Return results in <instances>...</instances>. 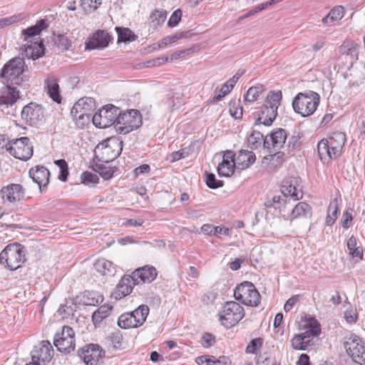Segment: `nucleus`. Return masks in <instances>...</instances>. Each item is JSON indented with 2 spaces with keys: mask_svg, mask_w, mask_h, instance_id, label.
<instances>
[{
  "mask_svg": "<svg viewBox=\"0 0 365 365\" xmlns=\"http://www.w3.org/2000/svg\"><path fill=\"white\" fill-rule=\"evenodd\" d=\"M48 27L46 20L41 19L36 22L34 26H30L22 31V35L24 36L26 43L21 48V54L27 58L33 60L38 59L44 53V47L41 41L32 39L37 35H39L42 30Z\"/></svg>",
  "mask_w": 365,
  "mask_h": 365,
  "instance_id": "f257e3e1",
  "label": "nucleus"
},
{
  "mask_svg": "<svg viewBox=\"0 0 365 365\" xmlns=\"http://www.w3.org/2000/svg\"><path fill=\"white\" fill-rule=\"evenodd\" d=\"M304 331L295 334L292 339V346L296 350H306L312 344L313 337L317 336L321 332L320 325L314 317L305 318L300 325Z\"/></svg>",
  "mask_w": 365,
  "mask_h": 365,
  "instance_id": "f03ea898",
  "label": "nucleus"
},
{
  "mask_svg": "<svg viewBox=\"0 0 365 365\" xmlns=\"http://www.w3.org/2000/svg\"><path fill=\"white\" fill-rule=\"evenodd\" d=\"M26 68L23 58L14 57L9 61L1 71V78L4 84L19 86L24 81L23 73Z\"/></svg>",
  "mask_w": 365,
  "mask_h": 365,
  "instance_id": "7ed1b4c3",
  "label": "nucleus"
},
{
  "mask_svg": "<svg viewBox=\"0 0 365 365\" xmlns=\"http://www.w3.org/2000/svg\"><path fill=\"white\" fill-rule=\"evenodd\" d=\"M26 248L20 244L9 245L0 253V263L11 270H16L26 262Z\"/></svg>",
  "mask_w": 365,
  "mask_h": 365,
  "instance_id": "20e7f679",
  "label": "nucleus"
},
{
  "mask_svg": "<svg viewBox=\"0 0 365 365\" xmlns=\"http://www.w3.org/2000/svg\"><path fill=\"white\" fill-rule=\"evenodd\" d=\"M319 99V95L314 91L299 93L292 101V107L302 116H309L317 110Z\"/></svg>",
  "mask_w": 365,
  "mask_h": 365,
  "instance_id": "39448f33",
  "label": "nucleus"
},
{
  "mask_svg": "<svg viewBox=\"0 0 365 365\" xmlns=\"http://www.w3.org/2000/svg\"><path fill=\"white\" fill-rule=\"evenodd\" d=\"M221 324L226 329L236 325L245 316L243 307L234 301L227 302L218 314Z\"/></svg>",
  "mask_w": 365,
  "mask_h": 365,
  "instance_id": "423d86ee",
  "label": "nucleus"
},
{
  "mask_svg": "<svg viewBox=\"0 0 365 365\" xmlns=\"http://www.w3.org/2000/svg\"><path fill=\"white\" fill-rule=\"evenodd\" d=\"M123 150V141L115 137L107 138L99 143L96 148V152L101 155V160L108 163L121 153Z\"/></svg>",
  "mask_w": 365,
  "mask_h": 365,
  "instance_id": "0eeeda50",
  "label": "nucleus"
},
{
  "mask_svg": "<svg viewBox=\"0 0 365 365\" xmlns=\"http://www.w3.org/2000/svg\"><path fill=\"white\" fill-rule=\"evenodd\" d=\"M236 300L242 304L257 307L260 302V294L252 282H244L238 285L234 292Z\"/></svg>",
  "mask_w": 365,
  "mask_h": 365,
  "instance_id": "6e6552de",
  "label": "nucleus"
},
{
  "mask_svg": "<svg viewBox=\"0 0 365 365\" xmlns=\"http://www.w3.org/2000/svg\"><path fill=\"white\" fill-rule=\"evenodd\" d=\"M141 125V115L137 110H131L129 112L122 113L118 115L115 128L123 133H128L137 129Z\"/></svg>",
  "mask_w": 365,
  "mask_h": 365,
  "instance_id": "1a4fd4ad",
  "label": "nucleus"
},
{
  "mask_svg": "<svg viewBox=\"0 0 365 365\" xmlns=\"http://www.w3.org/2000/svg\"><path fill=\"white\" fill-rule=\"evenodd\" d=\"M119 108L111 104L106 105L93 115V123L99 128H108L115 125Z\"/></svg>",
  "mask_w": 365,
  "mask_h": 365,
  "instance_id": "9d476101",
  "label": "nucleus"
},
{
  "mask_svg": "<svg viewBox=\"0 0 365 365\" xmlns=\"http://www.w3.org/2000/svg\"><path fill=\"white\" fill-rule=\"evenodd\" d=\"M7 151L16 159L26 161L33 155V145L29 138L22 137L11 140Z\"/></svg>",
  "mask_w": 365,
  "mask_h": 365,
  "instance_id": "9b49d317",
  "label": "nucleus"
},
{
  "mask_svg": "<svg viewBox=\"0 0 365 365\" xmlns=\"http://www.w3.org/2000/svg\"><path fill=\"white\" fill-rule=\"evenodd\" d=\"M344 347L353 361L365 365V344L358 336L351 334L344 343Z\"/></svg>",
  "mask_w": 365,
  "mask_h": 365,
  "instance_id": "f8f14e48",
  "label": "nucleus"
},
{
  "mask_svg": "<svg viewBox=\"0 0 365 365\" xmlns=\"http://www.w3.org/2000/svg\"><path fill=\"white\" fill-rule=\"evenodd\" d=\"M75 333L72 328L63 326L61 332H57L54 336L53 344L58 351L70 353L75 349Z\"/></svg>",
  "mask_w": 365,
  "mask_h": 365,
  "instance_id": "ddd939ff",
  "label": "nucleus"
},
{
  "mask_svg": "<svg viewBox=\"0 0 365 365\" xmlns=\"http://www.w3.org/2000/svg\"><path fill=\"white\" fill-rule=\"evenodd\" d=\"M21 115L22 120L30 125L40 123L43 118L42 107L34 103L24 106Z\"/></svg>",
  "mask_w": 365,
  "mask_h": 365,
  "instance_id": "4468645a",
  "label": "nucleus"
},
{
  "mask_svg": "<svg viewBox=\"0 0 365 365\" xmlns=\"http://www.w3.org/2000/svg\"><path fill=\"white\" fill-rule=\"evenodd\" d=\"M299 178L295 177H288L283 180L281 185V192L284 196H290L294 200L301 199L303 196V192Z\"/></svg>",
  "mask_w": 365,
  "mask_h": 365,
  "instance_id": "2eb2a0df",
  "label": "nucleus"
},
{
  "mask_svg": "<svg viewBox=\"0 0 365 365\" xmlns=\"http://www.w3.org/2000/svg\"><path fill=\"white\" fill-rule=\"evenodd\" d=\"M111 41L110 35L104 30H97L91 35L85 43L86 50L103 49Z\"/></svg>",
  "mask_w": 365,
  "mask_h": 365,
  "instance_id": "dca6fc26",
  "label": "nucleus"
},
{
  "mask_svg": "<svg viewBox=\"0 0 365 365\" xmlns=\"http://www.w3.org/2000/svg\"><path fill=\"white\" fill-rule=\"evenodd\" d=\"M78 354L86 365H97L102 357V350L98 345L91 344L80 349Z\"/></svg>",
  "mask_w": 365,
  "mask_h": 365,
  "instance_id": "f3484780",
  "label": "nucleus"
},
{
  "mask_svg": "<svg viewBox=\"0 0 365 365\" xmlns=\"http://www.w3.org/2000/svg\"><path fill=\"white\" fill-rule=\"evenodd\" d=\"M287 138L286 130L279 128L265 137L264 139V146L269 150L273 149V151H275L283 147Z\"/></svg>",
  "mask_w": 365,
  "mask_h": 365,
  "instance_id": "a211bd4d",
  "label": "nucleus"
},
{
  "mask_svg": "<svg viewBox=\"0 0 365 365\" xmlns=\"http://www.w3.org/2000/svg\"><path fill=\"white\" fill-rule=\"evenodd\" d=\"M158 272L155 267L150 265H145L142 267L136 269L132 273L135 283H150L155 280L157 277Z\"/></svg>",
  "mask_w": 365,
  "mask_h": 365,
  "instance_id": "6ab92c4d",
  "label": "nucleus"
},
{
  "mask_svg": "<svg viewBox=\"0 0 365 365\" xmlns=\"http://www.w3.org/2000/svg\"><path fill=\"white\" fill-rule=\"evenodd\" d=\"M135 285H137L132 275L123 276L115 290L112 293V296L115 299H120L128 295L133 290Z\"/></svg>",
  "mask_w": 365,
  "mask_h": 365,
  "instance_id": "aec40b11",
  "label": "nucleus"
},
{
  "mask_svg": "<svg viewBox=\"0 0 365 365\" xmlns=\"http://www.w3.org/2000/svg\"><path fill=\"white\" fill-rule=\"evenodd\" d=\"M235 157V153L231 150L224 153L222 161L217 166V173L220 177H230L234 173L236 168Z\"/></svg>",
  "mask_w": 365,
  "mask_h": 365,
  "instance_id": "412c9836",
  "label": "nucleus"
},
{
  "mask_svg": "<svg viewBox=\"0 0 365 365\" xmlns=\"http://www.w3.org/2000/svg\"><path fill=\"white\" fill-rule=\"evenodd\" d=\"M29 176L39 186L41 190L42 187H46L49 182L50 173L44 166L37 165L29 170Z\"/></svg>",
  "mask_w": 365,
  "mask_h": 365,
  "instance_id": "4be33fe9",
  "label": "nucleus"
},
{
  "mask_svg": "<svg viewBox=\"0 0 365 365\" xmlns=\"http://www.w3.org/2000/svg\"><path fill=\"white\" fill-rule=\"evenodd\" d=\"M53 349L48 341H42L40 346L34 351L32 361L34 362L50 361L53 357Z\"/></svg>",
  "mask_w": 365,
  "mask_h": 365,
  "instance_id": "5701e85b",
  "label": "nucleus"
},
{
  "mask_svg": "<svg viewBox=\"0 0 365 365\" xmlns=\"http://www.w3.org/2000/svg\"><path fill=\"white\" fill-rule=\"evenodd\" d=\"M2 198L9 202L20 200L24 195L23 187L19 184H11L1 190Z\"/></svg>",
  "mask_w": 365,
  "mask_h": 365,
  "instance_id": "b1692460",
  "label": "nucleus"
},
{
  "mask_svg": "<svg viewBox=\"0 0 365 365\" xmlns=\"http://www.w3.org/2000/svg\"><path fill=\"white\" fill-rule=\"evenodd\" d=\"M18 97L19 91L14 86L6 84L0 88V106H11Z\"/></svg>",
  "mask_w": 365,
  "mask_h": 365,
  "instance_id": "393cba45",
  "label": "nucleus"
},
{
  "mask_svg": "<svg viewBox=\"0 0 365 365\" xmlns=\"http://www.w3.org/2000/svg\"><path fill=\"white\" fill-rule=\"evenodd\" d=\"M277 115V111L270 107H268L267 105H264L261 108L255 124L256 125L262 124L269 126L272 125Z\"/></svg>",
  "mask_w": 365,
  "mask_h": 365,
  "instance_id": "a878e982",
  "label": "nucleus"
},
{
  "mask_svg": "<svg viewBox=\"0 0 365 365\" xmlns=\"http://www.w3.org/2000/svg\"><path fill=\"white\" fill-rule=\"evenodd\" d=\"M45 89L50 98L57 103L61 102L60 88L58 80L54 76H50L45 80Z\"/></svg>",
  "mask_w": 365,
  "mask_h": 365,
  "instance_id": "bb28decb",
  "label": "nucleus"
},
{
  "mask_svg": "<svg viewBox=\"0 0 365 365\" xmlns=\"http://www.w3.org/2000/svg\"><path fill=\"white\" fill-rule=\"evenodd\" d=\"M329 142L321 140L318 143V153L322 160L328 162L331 159H335L340 155L339 153H334V146L329 145Z\"/></svg>",
  "mask_w": 365,
  "mask_h": 365,
  "instance_id": "cd10ccee",
  "label": "nucleus"
},
{
  "mask_svg": "<svg viewBox=\"0 0 365 365\" xmlns=\"http://www.w3.org/2000/svg\"><path fill=\"white\" fill-rule=\"evenodd\" d=\"M255 155L252 151L241 150L235 158L236 168L243 170L250 167L255 161Z\"/></svg>",
  "mask_w": 365,
  "mask_h": 365,
  "instance_id": "c85d7f7f",
  "label": "nucleus"
},
{
  "mask_svg": "<svg viewBox=\"0 0 365 365\" xmlns=\"http://www.w3.org/2000/svg\"><path fill=\"white\" fill-rule=\"evenodd\" d=\"M329 142V145L334 146V153L341 154L346 141V135L342 132H334L328 138L322 139Z\"/></svg>",
  "mask_w": 365,
  "mask_h": 365,
  "instance_id": "c756f323",
  "label": "nucleus"
},
{
  "mask_svg": "<svg viewBox=\"0 0 365 365\" xmlns=\"http://www.w3.org/2000/svg\"><path fill=\"white\" fill-rule=\"evenodd\" d=\"M96 272L103 275L113 276L115 274V266L113 263L104 258L98 259L93 265Z\"/></svg>",
  "mask_w": 365,
  "mask_h": 365,
  "instance_id": "7c9ffc66",
  "label": "nucleus"
},
{
  "mask_svg": "<svg viewBox=\"0 0 365 365\" xmlns=\"http://www.w3.org/2000/svg\"><path fill=\"white\" fill-rule=\"evenodd\" d=\"M311 207L306 202H298L292 209L289 219L292 220L298 217H307L308 216H311Z\"/></svg>",
  "mask_w": 365,
  "mask_h": 365,
  "instance_id": "2f4dec72",
  "label": "nucleus"
},
{
  "mask_svg": "<svg viewBox=\"0 0 365 365\" xmlns=\"http://www.w3.org/2000/svg\"><path fill=\"white\" fill-rule=\"evenodd\" d=\"M149 307L145 304L140 305L134 311L130 312V314L132 315V318L135 319L134 322L138 324H136V328L144 324L149 314Z\"/></svg>",
  "mask_w": 365,
  "mask_h": 365,
  "instance_id": "473e14b6",
  "label": "nucleus"
},
{
  "mask_svg": "<svg viewBox=\"0 0 365 365\" xmlns=\"http://www.w3.org/2000/svg\"><path fill=\"white\" fill-rule=\"evenodd\" d=\"M95 108V100L91 97L79 99L73 106V112H91Z\"/></svg>",
  "mask_w": 365,
  "mask_h": 365,
  "instance_id": "72a5a7b5",
  "label": "nucleus"
},
{
  "mask_svg": "<svg viewBox=\"0 0 365 365\" xmlns=\"http://www.w3.org/2000/svg\"><path fill=\"white\" fill-rule=\"evenodd\" d=\"M344 16V8L342 6H336L333 8L329 13L322 19V23L327 26H333L336 21H339Z\"/></svg>",
  "mask_w": 365,
  "mask_h": 365,
  "instance_id": "f704fd0d",
  "label": "nucleus"
},
{
  "mask_svg": "<svg viewBox=\"0 0 365 365\" xmlns=\"http://www.w3.org/2000/svg\"><path fill=\"white\" fill-rule=\"evenodd\" d=\"M113 307L108 304H105L98 307L92 315V321L94 324L101 323L104 319L107 318L111 311Z\"/></svg>",
  "mask_w": 365,
  "mask_h": 365,
  "instance_id": "c9c22d12",
  "label": "nucleus"
},
{
  "mask_svg": "<svg viewBox=\"0 0 365 365\" xmlns=\"http://www.w3.org/2000/svg\"><path fill=\"white\" fill-rule=\"evenodd\" d=\"M339 210V200L334 198L331 200L328 209L327 215L326 217L325 223L327 226H331L337 219V213Z\"/></svg>",
  "mask_w": 365,
  "mask_h": 365,
  "instance_id": "e433bc0d",
  "label": "nucleus"
},
{
  "mask_svg": "<svg viewBox=\"0 0 365 365\" xmlns=\"http://www.w3.org/2000/svg\"><path fill=\"white\" fill-rule=\"evenodd\" d=\"M339 52L341 55L350 56L351 60L357 59L358 51L356 46L352 43H344L339 48Z\"/></svg>",
  "mask_w": 365,
  "mask_h": 365,
  "instance_id": "4c0bfd02",
  "label": "nucleus"
},
{
  "mask_svg": "<svg viewBox=\"0 0 365 365\" xmlns=\"http://www.w3.org/2000/svg\"><path fill=\"white\" fill-rule=\"evenodd\" d=\"M71 115L73 120L76 121L77 126L80 128H82L86 124H88L91 117V113L89 112H79L78 110V112L76 113L73 112V108H71Z\"/></svg>",
  "mask_w": 365,
  "mask_h": 365,
  "instance_id": "58836bf2",
  "label": "nucleus"
},
{
  "mask_svg": "<svg viewBox=\"0 0 365 365\" xmlns=\"http://www.w3.org/2000/svg\"><path fill=\"white\" fill-rule=\"evenodd\" d=\"M225 360H226L225 356L217 359L213 356L202 355L196 359V363L198 365H216L221 363L226 364L227 362L224 361Z\"/></svg>",
  "mask_w": 365,
  "mask_h": 365,
  "instance_id": "ea45409f",
  "label": "nucleus"
},
{
  "mask_svg": "<svg viewBox=\"0 0 365 365\" xmlns=\"http://www.w3.org/2000/svg\"><path fill=\"white\" fill-rule=\"evenodd\" d=\"M282 98V95L281 91H271L267 96L266 103L264 105H267L268 107L277 111Z\"/></svg>",
  "mask_w": 365,
  "mask_h": 365,
  "instance_id": "a19ab883",
  "label": "nucleus"
},
{
  "mask_svg": "<svg viewBox=\"0 0 365 365\" xmlns=\"http://www.w3.org/2000/svg\"><path fill=\"white\" fill-rule=\"evenodd\" d=\"M134 322L135 319L132 318V315L130 312H125L119 317L118 324L122 329L136 328L137 324Z\"/></svg>",
  "mask_w": 365,
  "mask_h": 365,
  "instance_id": "79ce46f5",
  "label": "nucleus"
},
{
  "mask_svg": "<svg viewBox=\"0 0 365 365\" xmlns=\"http://www.w3.org/2000/svg\"><path fill=\"white\" fill-rule=\"evenodd\" d=\"M118 41L122 42L133 41L135 40V36L128 28L116 27Z\"/></svg>",
  "mask_w": 365,
  "mask_h": 365,
  "instance_id": "37998d69",
  "label": "nucleus"
},
{
  "mask_svg": "<svg viewBox=\"0 0 365 365\" xmlns=\"http://www.w3.org/2000/svg\"><path fill=\"white\" fill-rule=\"evenodd\" d=\"M263 135L259 131L254 130L247 138V143L252 149L259 148L263 140Z\"/></svg>",
  "mask_w": 365,
  "mask_h": 365,
  "instance_id": "c03bdc74",
  "label": "nucleus"
},
{
  "mask_svg": "<svg viewBox=\"0 0 365 365\" xmlns=\"http://www.w3.org/2000/svg\"><path fill=\"white\" fill-rule=\"evenodd\" d=\"M263 90L264 88L262 85L250 87L245 96V101L247 102L255 101Z\"/></svg>",
  "mask_w": 365,
  "mask_h": 365,
  "instance_id": "a18cd8bd",
  "label": "nucleus"
},
{
  "mask_svg": "<svg viewBox=\"0 0 365 365\" xmlns=\"http://www.w3.org/2000/svg\"><path fill=\"white\" fill-rule=\"evenodd\" d=\"M98 176L88 171L83 172L81 175V183L86 185L90 184L96 185L98 183Z\"/></svg>",
  "mask_w": 365,
  "mask_h": 365,
  "instance_id": "49530a36",
  "label": "nucleus"
},
{
  "mask_svg": "<svg viewBox=\"0 0 365 365\" xmlns=\"http://www.w3.org/2000/svg\"><path fill=\"white\" fill-rule=\"evenodd\" d=\"M102 4V0H81V6L86 12L96 10Z\"/></svg>",
  "mask_w": 365,
  "mask_h": 365,
  "instance_id": "de8ad7c7",
  "label": "nucleus"
},
{
  "mask_svg": "<svg viewBox=\"0 0 365 365\" xmlns=\"http://www.w3.org/2000/svg\"><path fill=\"white\" fill-rule=\"evenodd\" d=\"M94 170L105 180H109L113 176L114 170L111 168L106 167L103 165H96Z\"/></svg>",
  "mask_w": 365,
  "mask_h": 365,
  "instance_id": "09e8293b",
  "label": "nucleus"
},
{
  "mask_svg": "<svg viewBox=\"0 0 365 365\" xmlns=\"http://www.w3.org/2000/svg\"><path fill=\"white\" fill-rule=\"evenodd\" d=\"M166 16L167 13L165 11L155 10L152 13L150 16V19L152 22L155 24V25L159 26L165 22Z\"/></svg>",
  "mask_w": 365,
  "mask_h": 365,
  "instance_id": "8fccbe9b",
  "label": "nucleus"
},
{
  "mask_svg": "<svg viewBox=\"0 0 365 365\" xmlns=\"http://www.w3.org/2000/svg\"><path fill=\"white\" fill-rule=\"evenodd\" d=\"M55 164L60 169V175L58 178L63 181L66 182L68 175V165L65 160L61 159L57 160L55 161Z\"/></svg>",
  "mask_w": 365,
  "mask_h": 365,
  "instance_id": "3c124183",
  "label": "nucleus"
},
{
  "mask_svg": "<svg viewBox=\"0 0 365 365\" xmlns=\"http://www.w3.org/2000/svg\"><path fill=\"white\" fill-rule=\"evenodd\" d=\"M205 182L207 185L212 189L220 187L223 185L222 181L217 180L215 175L212 173L206 174Z\"/></svg>",
  "mask_w": 365,
  "mask_h": 365,
  "instance_id": "603ef678",
  "label": "nucleus"
},
{
  "mask_svg": "<svg viewBox=\"0 0 365 365\" xmlns=\"http://www.w3.org/2000/svg\"><path fill=\"white\" fill-rule=\"evenodd\" d=\"M263 344V339L260 337L252 339L246 348V352L249 354H255Z\"/></svg>",
  "mask_w": 365,
  "mask_h": 365,
  "instance_id": "864d4df0",
  "label": "nucleus"
},
{
  "mask_svg": "<svg viewBox=\"0 0 365 365\" xmlns=\"http://www.w3.org/2000/svg\"><path fill=\"white\" fill-rule=\"evenodd\" d=\"M103 301V297L96 293H89L87 300H84L83 303L86 305L96 306Z\"/></svg>",
  "mask_w": 365,
  "mask_h": 365,
  "instance_id": "5fc2aeb1",
  "label": "nucleus"
},
{
  "mask_svg": "<svg viewBox=\"0 0 365 365\" xmlns=\"http://www.w3.org/2000/svg\"><path fill=\"white\" fill-rule=\"evenodd\" d=\"M56 42L58 48L64 50L68 49L72 45L71 40L65 35L58 36Z\"/></svg>",
  "mask_w": 365,
  "mask_h": 365,
  "instance_id": "6e6d98bb",
  "label": "nucleus"
},
{
  "mask_svg": "<svg viewBox=\"0 0 365 365\" xmlns=\"http://www.w3.org/2000/svg\"><path fill=\"white\" fill-rule=\"evenodd\" d=\"M232 88L230 87L227 83H225L220 90L219 94L215 96L212 98V102L215 103L220 101L223 97H225L227 94H228Z\"/></svg>",
  "mask_w": 365,
  "mask_h": 365,
  "instance_id": "4d7b16f0",
  "label": "nucleus"
},
{
  "mask_svg": "<svg viewBox=\"0 0 365 365\" xmlns=\"http://www.w3.org/2000/svg\"><path fill=\"white\" fill-rule=\"evenodd\" d=\"M182 16V11L180 9L175 10L173 14L171 15L168 22V26L169 27L176 26L180 22Z\"/></svg>",
  "mask_w": 365,
  "mask_h": 365,
  "instance_id": "13d9d810",
  "label": "nucleus"
},
{
  "mask_svg": "<svg viewBox=\"0 0 365 365\" xmlns=\"http://www.w3.org/2000/svg\"><path fill=\"white\" fill-rule=\"evenodd\" d=\"M352 220H353L352 210L348 209L344 212V214L342 215V217L341 220V226L344 228L349 227L350 222L352 221Z\"/></svg>",
  "mask_w": 365,
  "mask_h": 365,
  "instance_id": "bf43d9fd",
  "label": "nucleus"
},
{
  "mask_svg": "<svg viewBox=\"0 0 365 365\" xmlns=\"http://www.w3.org/2000/svg\"><path fill=\"white\" fill-rule=\"evenodd\" d=\"M301 138L302 136L299 135V133L296 135H292L288 141L289 148H292V150L299 148L302 143Z\"/></svg>",
  "mask_w": 365,
  "mask_h": 365,
  "instance_id": "052dcab7",
  "label": "nucleus"
},
{
  "mask_svg": "<svg viewBox=\"0 0 365 365\" xmlns=\"http://www.w3.org/2000/svg\"><path fill=\"white\" fill-rule=\"evenodd\" d=\"M215 336L209 333H205L201 340L202 346L205 348L210 347L215 343Z\"/></svg>",
  "mask_w": 365,
  "mask_h": 365,
  "instance_id": "680f3d73",
  "label": "nucleus"
},
{
  "mask_svg": "<svg viewBox=\"0 0 365 365\" xmlns=\"http://www.w3.org/2000/svg\"><path fill=\"white\" fill-rule=\"evenodd\" d=\"M299 295H294L290 297L284 304V310L287 312H289L293 307L299 302Z\"/></svg>",
  "mask_w": 365,
  "mask_h": 365,
  "instance_id": "e2e57ef3",
  "label": "nucleus"
},
{
  "mask_svg": "<svg viewBox=\"0 0 365 365\" xmlns=\"http://www.w3.org/2000/svg\"><path fill=\"white\" fill-rule=\"evenodd\" d=\"M188 155V152L186 151L185 149H182L175 152H173L170 155V161L175 162L177 160H179L182 158H185Z\"/></svg>",
  "mask_w": 365,
  "mask_h": 365,
  "instance_id": "0e129e2a",
  "label": "nucleus"
},
{
  "mask_svg": "<svg viewBox=\"0 0 365 365\" xmlns=\"http://www.w3.org/2000/svg\"><path fill=\"white\" fill-rule=\"evenodd\" d=\"M344 318L346 321V322L353 324L355 323L357 319V314L355 310L350 309L346 310L344 312Z\"/></svg>",
  "mask_w": 365,
  "mask_h": 365,
  "instance_id": "69168bd1",
  "label": "nucleus"
},
{
  "mask_svg": "<svg viewBox=\"0 0 365 365\" xmlns=\"http://www.w3.org/2000/svg\"><path fill=\"white\" fill-rule=\"evenodd\" d=\"M216 226L211 224H205L202 226V232L207 235L212 236L215 235Z\"/></svg>",
  "mask_w": 365,
  "mask_h": 365,
  "instance_id": "338daca9",
  "label": "nucleus"
},
{
  "mask_svg": "<svg viewBox=\"0 0 365 365\" xmlns=\"http://www.w3.org/2000/svg\"><path fill=\"white\" fill-rule=\"evenodd\" d=\"M16 20L17 18L15 16L0 19V29L11 25L15 23Z\"/></svg>",
  "mask_w": 365,
  "mask_h": 365,
  "instance_id": "774afa93",
  "label": "nucleus"
}]
</instances>
